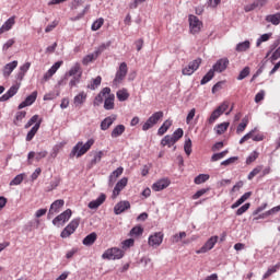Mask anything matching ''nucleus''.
<instances>
[{"label":"nucleus","mask_w":280,"mask_h":280,"mask_svg":"<svg viewBox=\"0 0 280 280\" xmlns=\"http://www.w3.org/2000/svg\"><path fill=\"white\" fill-rule=\"evenodd\" d=\"M94 143V139H89L85 143L78 142L70 152V159H73V156H77V159H80V156H84V154H86V152H89L91 148H93Z\"/></svg>","instance_id":"1"},{"label":"nucleus","mask_w":280,"mask_h":280,"mask_svg":"<svg viewBox=\"0 0 280 280\" xmlns=\"http://www.w3.org/2000/svg\"><path fill=\"white\" fill-rule=\"evenodd\" d=\"M127 75H128V63L121 62L113 80V86H116V88L119 86V84H121V82L126 80Z\"/></svg>","instance_id":"2"},{"label":"nucleus","mask_w":280,"mask_h":280,"mask_svg":"<svg viewBox=\"0 0 280 280\" xmlns=\"http://www.w3.org/2000/svg\"><path fill=\"white\" fill-rule=\"evenodd\" d=\"M163 112H155L153 113L148 119L147 121L142 125V130L144 132H148V130H150V128H154V126H156L159 124V121H161V118L163 117Z\"/></svg>","instance_id":"3"},{"label":"nucleus","mask_w":280,"mask_h":280,"mask_svg":"<svg viewBox=\"0 0 280 280\" xmlns=\"http://www.w3.org/2000/svg\"><path fill=\"white\" fill-rule=\"evenodd\" d=\"M71 215H73V212L71 209H67L52 220L54 226H57L58 229H60V226H65V224L71 220Z\"/></svg>","instance_id":"4"},{"label":"nucleus","mask_w":280,"mask_h":280,"mask_svg":"<svg viewBox=\"0 0 280 280\" xmlns=\"http://www.w3.org/2000/svg\"><path fill=\"white\" fill-rule=\"evenodd\" d=\"M80 226V218L73 219L61 232L60 237L62 240H67V237H71L75 230Z\"/></svg>","instance_id":"5"},{"label":"nucleus","mask_w":280,"mask_h":280,"mask_svg":"<svg viewBox=\"0 0 280 280\" xmlns=\"http://www.w3.org/2000/svg\"><path fill=\"white\" fill-rule=\"evenodd\" d=\"M164 237H165V234H163V232H155L149 236L148 244L152 248H159V246L163 244Z\"/></svg>","instance_id":"6"},{"label":"nucleus","mask_w":280,"mask_h":280,"mask_svg":"<svg viewBox=\"0 0 280 280\" xmlns=\"http://www.w3.org/2000/svg\"><path fill=\"white\" fill-rule=\"evenodd\" d=\"M121 257H124V250L117 247L109 248L102 255V259H121Z\"/></svg>","instance_id":"7"},{"label":"nucleus","mask_w":280,"mask_h":280,"mask_svg":"<svg viewBox=\"0 0 280 280\" xmlns=\"http://www.w3.org/2000/svg\"><path fill=\"white\" fill-rule=\"evenodd\" d=\"M229 108V103L224 102L222 103L218 108H215L209 119H208V122L209 124H214V121L221 116V115H224L225 110Z\"/></svg>","instance_id":"8"},{"label":"nucleus","mask_w":280,"mask_h":280,"mask_svg":"<svg viewBox=\"0 0 280 280\" xmlns=\"http://www.w3.org/2000/svg\"><path fill=\"white\" fill-rule=\"evenodd\" d=\"M218 235L211 236L206 243L205 245L198 249L196 253L197 255L200 254H205V253H209V250H212V248L215 246V244H218Z\"/></svg>","instance_id":"9"},{"label":"nucleus","mask_w":280,"mask_h":280,"mask_svg":"<svg viewBox=\"0 0 280 280\" xmlns=\"http://www.w3.org/2000/svg\"><path fill=\"white\" fill-rule=\"evenodd\" d=\"M188 21L191 34H198L202 27V22H200V19H198L196 15H189Z\"/></svg>","instance_id":"10"},{"label":"nucleus","mask_w":280,"mask_h":280,"mask_svg":"<svg viewBox=\"0 0 280 280\" xmlns=\"http://www.w3.org/2000/svg\"><path fill=\"white\" fill-rule=\"evenodd\" d=\"M229 65H230L229 58L224 57L217 60V62L212 66V69L217 73H222L226 71V69L229 68Z\"/></svg>","instance_id":"11"},{"label":"nucleus","mask_w":280,"mask_h":280,"mask_svg":"<svg viewBox=\"0 0 280 280\" xmlns=\"http://www.w3.org/2000/svg\"><path fill=\"white\" fill-rule=\"evenodd\" d=\"M81 67H80V63H75L70 70L68 73H66V75L63 77L62 80H60L58 82V85L59 86H62V84H67V78H71V77H77L78 73H82L81 72Z\"/></svg>","instance_id":"12"},{"label":"nucleus","mask_w":280,"mask_h":280,"mask_svg":"<svg viewBox=\"0 0 280 280\" xmlns=\"http://www.w3.org/2000/svg\"><path fill=\"white\" fill-rule=\"evenodd\" d=\"M65 207V201L62 199L55 200L49 208L48 211V218H51V215H56V213H60V208Z\"/></svg>","instance_id":"13"},{"label":"nucleus","mask_w":280,"mask_h":280,"mask_svg":"<svg viewBox=\"0 0 280 280\" xmlns=\"http://www.w3.org/2000/svg\"><path fill=\"white\" fill-rule=\"evenodd\" d=\"M128 185V177H122L121 179H119L116 184V186L114 187L113 190V198H117V196H119V194H121V191L124 190V188Z\"/></svg>","instance_id":"14"},{"label":"nucleus","mask_w":280,"mask_h":280,"mask_svg":"<svg viewBox=\"0 0 280 280\" xmlns=\"http://www.w3.org/2000/svg\"><path fill=\"white\" fill-rule=\"evenodd\" d=\"M19 89H21V85H20V84L12 85V86L7 91V93H4V94L0 97V102H8V100L14 97V95H15L16 93H19Z\"/></svg>","instance_id":"15"},{"label":"nucleus","mask_w":280,"mask_h":280,"mask_svg":"<svg viewBox=\"0 0 280 280\" xmlns=\"http://www.w3.org/2000/svg\"><path fill=\"white\" fill-rule=\"evenodd\" d=\"M38 97V92L34 91L31 95H28L19 106V110H22V108H25L27 106H32L34 102H36V98Z\"/></svg>","instance_id":"16"},{"label":"nucleus","mask_w":280,"mask_h":280,"mask_svg":"<svg viewBox=\"0 0 280 280\" xmlns=\"http://www.w3.org/2000/svg\"><path fill=\"white\" fill-rule=\"evenodd\" d=\"M130 209V201H119L115 207H114V213L116 215H121L124 211H128Z\"/></svg>","instance_id":"17"},{"label":"nucleus","mask_w":280,"mask_h":280,"mask_svg":"<svg viewBox=\"0 0 280 280\" xmlns=\"http://www.w3.org/2000/svg\"><path fill=\"white\" fill-rule=\"evenodd\" d=\"M167 187H170V179L167 178L160 179L152 185L153 191H163Z\"/></svg>","instance_id":"18"},{"label":"nucleus","mask_w":280,"mask_h":280,"mask_svg":"<svg viewBox=\"0 0 280 280\" xmlns=\"http://www.w3.org/2000/svg\"><path fill=\"white\" fill-rule=\"evenodd\" d=\"M104 202H106V195L101 194L97 199L90 201L88 207L89 209H98Z\"/></svg>","instance_id":"19"},{"label":"nucleus","mask_w":280,"mask_h":280,"mask_svg":"<svg viewBox=\"0 0 280 280\" xmlns=\"http://www.w3.org/2000/svg\"><path fill=\"white\" fill-rule=\"evenodd\" d=\"M16 23V16L9 18L3 25L0 27V34H4V32H10L12 27H14V24Z\"/></svg>","instance_id":"20"},{"label":"nucleus","mask_w":280,"mask_h":280,"mask_svg":"<svg viewBox=\"0 0 280 280\" xmlns=\"http://www.w3.org/2000/svg\"><path fill=\"white\" fill-rule=\"evenodd\" d=\"M124 174V167L119 166L117 170L112 172V174L108 177V185L113 186L115 185L117 178H119Z\"/></svg>","instance_id":"21"},{"label":"nucleus","mask_w":280,"mask_h":280,"mask_svg":"<svg viewBox=\"0 0 280 280\" xmlns=\"http://www.w3.org/2000/svg\"><path fill=\"white\" fill-rule=\"evenodd\" d=\"M16 67H19V61H16V60L7 63L3 68L4 78H10V75L12 74V71H14V69H16Z\"/></svg>","instance_id":"22"},{"label":"nucleus","mask_w":280,"mask_h":280,"mask_svg":"<svg viewBox=\"0 0 280 280\" xmlns=\"http://www.w3.org/2000/svg\"><path fill=\"white\" fill-rule=\"evenodd\" d=\"M116 120H117V116L115 115L106 117L101 122V130H108V128H110V126H113V124H115Z\"/></svg>","instance_id":"23"},{"label":"nucleus","mask_w":280,"mask_h":280,"mask_svg":"<svg viewBox=\"0 0 280 280\" xmlns=\"http://www.w3.org/2000/svg\"><path fill=\"white\" fill-rule=\"evenodd\" d=\"M95 242H97V233L92 232L83 238L82 244L83 246H93Z\"/></svg>","instance_id":"24"},{"label":"nucleus","mask_w":280,"mask_h":280,"mask_svg":"<svg viewBox=\"0 0 280 280\" xmlns=\"http://www.w3.org/2000/svg\"><path fill=\"white\" fill-rule=\"evenodd\" d=\"M40 124H43V120H38V122H36L32 127V129L26 135V141H32V139H34V137H36V132H38V130L40 129Z\"/></svg>","instance_id":"25"},{"label":"nucleus","mask_w":280,"mask_h":280,"mask_svg":"<svg viewBox=\"0 0 280 280\" xmlns=\"http://www.w3.org/2000/svg\"><path fill=\"white\" fill-rule=\"evenodd\" d=\"M108 97L105 98L104 108L105 110H113L115 108V94H107Z\"/></svg>","instance_id":"26"},{"label":"nucleus","mask_w":280,"mask_h":280,"mask_svg":"<svg viewBox=\"0 0 280 280\" xmlns=\"http://www.w3.org/2000/svg\"><path fill=\"white\" fill-rule=\"evenodd\" d=\"M116 97L118 102H126L130 97V93H128V89L122 88L116 92Z\"/></svg>","instance_id":"27"},{"label":"nucleus","mask_w":280,"mask_h":280,"mask_svg":"<svg viewBox=\"0 0 280 280\" xmlns=\"http://www.w3.org/2000/svg\"><path fill=\"white\" fill-rule=\"evenodd\" d=\"M124 132H126V126L124 125H117L112 133H110V137L112 139H117V137H121V135H124Z\"/></svg>","instance_id":"28"},{"label":"nucleus","mask_w":280,"mask_h":280,"mask_svg":"<svg viewBox=\"0 0 280 280\" xmlns=\"http://www.w3.org/2000/svg\"><path fill=\"white\" fill-rule=\"evenodd\" d=\"M86 102V93L84 91L80 92L77 96L73 98L74 106H82Z\"/></svg>","instance_id":"29"},{"label":"nucleus","mask_w":280,"mask_h":280,"mask_svg":"<svg viewBox=\"0 0 280 280\" xmlns=\"http://www.w3.org/2000/svg\"><path fill=\"white\" fill-rule=\"evenodd\" d=\"M170 128H172V120L171 119H166L163 125L158 129V135L160 137H163V135H165V132H167L170 130Z\"/></svg>","instance_id":"30"},{"label":"nucleus","mask_w":280,"mask_h":280,"mask_svg":"<svg viewBox=\"0 0 280 280\" xmlns=\"http://www.w3.org/2000/svg\"><path fill=\"white\" fill-rule=\"evenodd\" d=\"M106 95H110V88H104L95 97V104H102L104 102V97Z\"/></svg>","instance_id":"31"},{"label":"nucleus","mask_w":280,"mask_h":280,"mask_svg":"<svg viewBox=\"0 0 280 280\" xmlns=\"http://www.w3.org/2000/svg\"><path fill=\"white\" fill-rule=\"evenodd\" d=\"M249 49H250V40L238 43L235 47V51H238V54L248 51Z\"/></svg>","instance_id":"32"},{"label":"nucleus","mask_w":280,"mask_h":280,"mask_svg":"<svg viewBox=\"0 0 280 280\" xmlns=\"http://www.w3.org/2000/svg\"><path fill=\"white\" fill-rule=\"evenodd\" d=\"M215 75V70L213 68H211L201 79L200 84L205 85L209 82H211V80H213V77Z\"/></svg>","instance_id":"33"},{"label":"nucleus","mask_w":280,"mask_h":280,"mask_svg":"<svg viewBox=\"0 0 280 280\" xmlns=\"http://www.w3.org/2000/svg\"><path fill=\"white\" fill-rule=\"evenodd\" d=\"M267 23H271L272 25H279L280 23V12L276 14H269L266 16Z\"/></svg>","instance_id":"34"},{"label":"nucleus","mask_w":280,"mask_h":280,"mask_svg":"<svg viewBox=\"0 0 280 280\" xmlns=\"http://www.w3.org/2000/svg\"><path fill=\"white\" fill-rule=\"evenodd\" d=\"M26 115L27 112L25 110L18 112L15 114V119L13 120L14 126H21V122L25 119Z\"/></svg>","instance_id":"35"},{"label":"nucleus","mask_w":280,"mask_h":280,"mask_svg":"<svg viewBox=\"0 0 280 280\" xmlns=\"http://www.w3.org/2000/svg\"><path fill=\"white\" fill-rule=\"evenodd\" d=\"M176 142L174 139H172V136L166 135L162 140H161V145L162 148H165V145H167V148H172V145H174Z\"/></svg>","instance_id":"36"},{"label":"nucleus","mask_w":280,"mask_h":280,"mask_svg":"<svg viewBox=\"0 0 280 280\" xmlns=\"http://www.w3.org/2000/svg\"><path fill=\"white\" fill-rule=\"evenodd\" d=\"M129 235L131 237H139L140 235H143V228L141 225H137L130 230Z\"/></svg>","instance_id":"37"},{"label":"nucleus","mask_w":280,"mask_h":280,"mask_svg":"<svg viewBox=\"0 0 280 280\" xmlns=\"http://www.w3.org/2000/svg\"><path fill=\"white\" fill-rule=\"evenodd\" d=\"M279 269H280V262L269 268L262 276V279H268V277H271L272 275H275V272H277V270Z\"/></svg>","instance_id":"38"},{"label":"nucleus","mask_w":280,"mask_h":280,"mask_svg":"<svg viewBox=\"0 0 280 280\" xmlns=\"http://www.w3.org/2000/svg\"><path fill=\"white\" fill-rule=\"evenodd\" d=\"M101 84H102V77L98 75L92 80V82L88 85V89H90L91 91H95V89H97V86H100Z\"/></svg>","instance_id":"39"},{"label":"nucleus","mask_w":280,"mask_h":280,"mask_svg":"<svg viewBox=\"0 0 280 280\" xmlns=\"http://www.w3.org/2000/svg\"><path fill=\"white\" fill-rule=\"evenodd\" d=\"M209 180V174H199L195 177L194 183L195 185H202V183H207Z\"/></svg>","instance_id":"40"},{"label":"nucleus","mask_w":280,"mask_h":280,"mask_svg":"<svg viewBox=\"0 0 280 280\" xmlns=\"http://www.w3.org/2000/svg\"><path fill=\"white\" fill-rule=\"evenodd\" d=\"M98 56H100V55H97V52L94 51L93 54L86 55V56L83 58L82 62H83V65H89L90 62H93V60H97V57H98Z\"/></svg>","instance_id":"41"},{"label":"nucleus","mask_w":280,"mask_h":280,"mask_svg":"<svg viewBox=\"0 0 280 280\" xmlns=\"http://www.w3.org/2000/svg\"><path fill=\"white\" fill-rule=\"evenodd\" d=\"M247 126H248V118H243L242 122L236 128V135H242V132L246 130Z\"/></svg>","instance_id":"42"},{"label":"nucleus","mask_w":280,"mask_h":280,"mask_svg":"<svg viewBox=\"0 0 280 280\" xmlns=\"http://www.w3.org/2000/svg\"><path fill=\"white\" fill-rule=\"evenodd\" d=\"M229 126H230L229 122L219 124V125L215 127L217 135H224V132H226V130L229 129Z\"/></svg>","instance_id":"43"},{"label":"nucleus","mask_w":280,"mask_h":280,"mask_svg":"<svg viewBox=\"0 0 280 280\" xmlns=\"http://www.w3.org/2000/svg\"><path fill=\"white\" fill-rule=\"evenodd\" d=\"M104 156V151H97L94 153V158L91 160V165H97Z\"/></svg>","instance_id":"44"},{"label":"nucleus","mask_w":280,"mask_h":280,"mask_svg":"<svg viewBox=\"0 0 280 280\" xmlns=\"http://www.w3.org/2000/svg\"><path fill=\"white\" fill-rule=\"evenodd\" d=\"M191 145H192L191 139L187 138L184 143V152L185 154H187V156L191 155Z\"/></svg>","instance_id":"45"},{"label":"nucleus","mask_w":280,"mask_h":280,"mask_svg":"<svg viewBox=\"0 0 280 280\" xmlns=\"http://www.w3.org/2000/svg\"><path fill=\"white\" fill-rule=\"evenodd\" d=\"M183 135H185V132L183 131V128H178L176 129L173 135L171 136L173 140H175V143L183 139Z\"/></svg>","instance_id":"46"},{"label":"nucleus","mask_w":280,"mask_h":280,"mask_svg":"<svg viewBox=\"0 0 280 280\" xmlns=\"http://www.w3.org/2000/svg\"><path fill=\"white\" fill-rule=\"evenodd\" d=\"M80 80H82V72H80L77 77H72L69 82L70 89H73V86H78V84H80Z\"/></svg>","instance_id":"47"},{"label":"nucleus","mask_w":280,"mask_h":280,"mask_svg":"<svg viewBox=\"0 0 280 280\" xmlns=\"http://www.w3.org/2000/svg\"><path fill=\"white\" fill-rule=\"evenodd\" d=\"M264 170V166H256L247 176L248 180H253L257 174H259Z\"/></svg>","instance_id":"48"},{"label":"nucleus","mask_w":280,"mask_h":280,"mask_svg":"<svg viewBox=\"0 0 280 280\" xmlns=\"http://www.w3.org/2000/svg\"><path fill=\"white\" fill-rule=\"evenodd\" d=\"M202 63V59L198 58L188 63L190 68H192V71H198L200 69V65Z\"/></svg>","instance_id":"49"},{"label":"nucleus","mask_w":280,"mask_h":280,"mask_svg":"<svg viewBox=\"0 0 280 280\" xmlns=\"http://www.w3.org/2000/svg\"><path fill=\"white\" fill-rule=\"evenodd\" d=\"M270 36H272V33H266L262 34L256 42V46L259 47L261 43H266L267 40H270Z\"/></svg>","instance_id":"50"},{"label":"nucleus","mask_w":280,"mask_h":280,"mask_svg":"<svg viewBox=\"0 0 280 280\" xmlns=\"http://www.w3.org/2000/svg\"><path fill=\"white\" fill-rule=\"evenodd\" d=\"M23 174H19L16 175L11 182H10V186L14 187L16 185H21L23 183Z\"/></svg>","instance_id":"51"},{"label":"nucleus","mask_w":280,"mask_h":280,"mask_svg":"<svg viewBox=\"0 0 280 280\" xmlns=\"http://www.w3.org/2000/svg\"><path fill=\"white\" fill-rule=\"evenodd\" d=\"M280 211V205L271 208L267 212H265L262 215H259L258 218H266L268 215H275V213H279Z\"/></svg>","instance_id":"52"},{"label":"nucleus","mask_w":280,"mask_h":280,"mask_svg":"<svg viewBox=\"0 0 280 280\" xmlns=\"http://www.w3.org/2000/svg\"><path fill=\"white\" fill-rule=\"evenodd\" d=\"M250 75V68L245 67L238 74L237 80H245V78H248Z\"/></svg>","instance_id":"53"},{"label":"nucleus","mask_w":280,"mask_h":280,"mask_svg":"<svg viewBox=\"0 0 280 280\" xmlns=\"http://www.w3.org/2000/svg\"><path fill=\"white\" fill-rule=\"evenodd\" d=\"M236 161H240V156L229 158L228 160L221 162V165H223L224 167H229V165L235 164Z\"/></svg>","instance_id":"54"},{"label":"nucleus","mask_w":280,"mask_h":280,"mask_svg":"<svg viewBox=\"0 0 280 280\" xmlns=\"http://www.w3.org/2000/svg\"><path fill=\"white\" fill-rule=\"evenodd\" d=\"M258 158H259V153L257 151H254L246 159V164L250 165V163H255V161H257Z\"/></svg>","instance_id":"55"},{"label":"nucleus","mask_w":280,"mask_h":280,"mask_svg":"<svg viewBox=\"0 0 280 280\" xmlns=\"http://www.w3.org/2000/svg\"><path fill=\"white\" fill-rule=\"evenodd\" d=\"M102 25H104V20L100 18L92 24L91 26L92 32H97V30H100Z\"/></svg>","instance_id":"56"},{"label":"nucleus","mask_w":280,"mask_h":280,"mask_svg":"<svg viewBox=\"0 0 280 280\" xmlns=\"http://www.w3.org/2000/svg\"><path fill=\"white\" fill-rule=\"evenodd\" d=\"M248 209H250V203L243 205L236 210V215H244V213H246Z\"/></svg>","instance_id":"57"},{"label":"nucleus","mask_w":280,"mask_h":280,"mask_svg":"<svg viewBox=\"0 0 280 280\" xmlns=\"http://www.w3.org/2000/svg\"><path fill=\"white\" fill-rule=\"evenodd\" d=\"M108 47H110V42H107L106 44H102L96 50V56H100L101 54H103V51H106V49H108Z\"/></svg>","instance_id":"58"},{"label":"nucleus","mask_w":280,"mask_h":280,"mask_svg":"<svg viewBox=\"0 0 280 280\" xmlns=\"http://www.w3.org/2000/svg\"><path fill=\"white\" fill-rule=\"evenodd\" d=\"M34 124H38V115H34L33 117H31V119L27 121V124L24 126V128L25 129L32 128V126H34Z\"/></svg>","instance_id":"59"},{"label":"nucleus","mask_w":280,"mask_h":280,"mask_svg":"<svg viewBox=\"0 0 280 280\" xmlns=\"http://www.w3.org/2000/svg\"><path fill=\"white\" fill-rule=\"evenodd\" d=\"M207 191H209V188H202V189L198 190L196 192V195H192V200H198V198H202V196H205V194H207Z\"/></svg>","instance_id":"60"},{"label":"nucleus","mask_w":280,"mask_h":280,"mask_svg":"<svg viewBox=\"0 0 280 280\" xmlns=\"http://www.w3.org/2000/svg\"><path fill=\"white\" fill-rule=\"evenodd\" d=\"M58 27V21H52L50 24H48L45 28L46 34H49V32H54Z\"/></svg>","instance_id":"61"},{"label":"nucleus","mask_w":280,"mask_h":280,"mask_svg":"<svg viewBox=\"0 0 280 280\" xmlns=\"http://www.w3.org/2000/svg\"><path fill=\"white\" fill-rule=\"evenodd\" d=\"M280 58V46L272 52L270 57V62L275 63L276 60H279Z\"/></svg>","instance_id":"62"},{"label":"nucleus","mask_w":280,"mask_h":280,"mask_svg":"<svg viewBox=\"0 0 280 280\" xmlns=\"http://www.w3.org/2000/svg\"><path fill=\"white\" fill-rule=\"evenodd\" d=\"M264 97H266V91L261 90L255 96L256 104H259V102H262Z\"/></svg>","instance_id":"63"},{"label":"nucleus","mask_w":280,"mask_h":280,"mask_svg":"<svg viewBox=\"0 0 280 280\" xmlns=\"http://www.w3.org/2000/svg\"><path fill=\"white\" fill-rule=\"evenodd\" d=\"M183 75H194L195 71L192 70L191 66H186L183 70H182Z\"/></svg>","instance_id":"64"}]
</instances>
